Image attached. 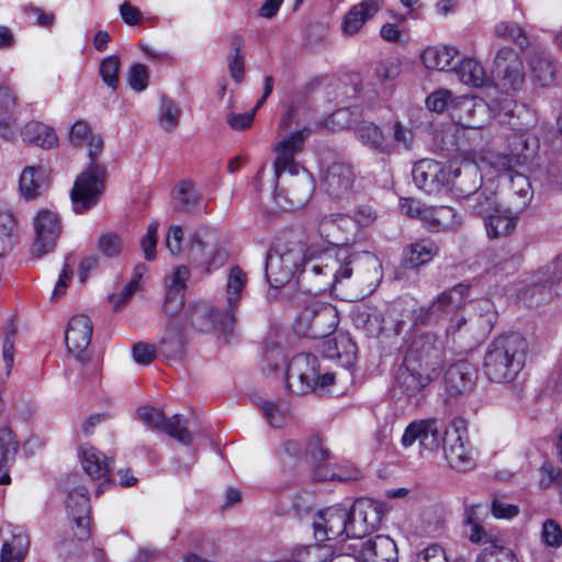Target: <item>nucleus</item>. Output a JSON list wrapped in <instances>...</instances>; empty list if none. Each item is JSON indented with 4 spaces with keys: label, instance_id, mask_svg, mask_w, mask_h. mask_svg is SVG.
Here are the masks:
<instances>
[{
    "label": "nucleus",
    "instance_id": "nucleus-3",
    "mask_svg": "<svg viewBox=\"0 0 562 562\" xmlns=\"http://www.w3.org/2000/svg\"><path fill=\"white\" fill-rule=\"evenodd\" d=\"M87 145L89 162L77 177L70 192L72 207L77 214H82L97 205L108 177L106 167L98 161L104 146L103 138L100 135H91Z\"/></svg>",
    "mask_w": 562,
    "mask_h": 562
},
{
    "label": "nucleus",
    "instance_id": "nucleus-48",
    "mask_svg": "<svg viewBox=\"0 0 562 562\" xmlns=\"http://www.w3.org/2000/svg\"><path fill=\"white\" fill-rule=\"evenodd\" d=\"M43 171L42 168L36 167H26L23 169L20 176L19 187L25 199H34L42 193L44 187L42 179Z\"/></svg>",
    "mask_w": 562,
    "mask_h": 562
},
{
    "label": "nucleus",
    "instance_id": "nucleus-36",
    "mask_svg": "<svg viewBox=\"0 0 562 562\" xmlns=\"http://www.w3.org/2000/svg\"><path fill=\"white\" fill-rule=\"evenodd\" d=\"M458 52L450 46H430L424 49L422 59L429 69L453 70Z\"/></svg>",
    "mask_w": 562,
    "mask_h": 562
},
{
    "label": "nucleus",
    "instance_id": "nucleus-62",
    "mask_svg": "<svg viewBox=\"0 0 562 562\" xmlns=\"http://www.w3.org/2000/svg\"><path fill=\"white\" fill-rule=\"evenodd\" d=\"M157 234L158 223L153 222L149 224L146 235L140 240V246L147 260H154L156 258Z\"/></svg>",
    "mask_w": 562,
    "mask_h": 562
},
{
    "label": "nucleus",
    "instance_id": "nucleus-8",
    "mask_svg": "<svg viewBox=\"0 0 562 562\" xmlns=\"http://www.w3.org/2000/svg\"><path fill=\"white\" fill-rule=\"evenodd\" d=\"M305 249L301 244H294L284 249H271L266 259V278L273 288H283L295 272L304 268Z\"/></svg>",
    "mask_w": 562,
    "mask_h": 562
},
{
    "label": "nucleus",
    "instance_id": "nucleus-50",
    "mask_svg": "<svg viewBox=\"0 0 562 562\" xmlns=\"http://www.w3.org/2000/svg\"><path fill=\"white\" fill-rule=\"evenodd\" d=\"M331 555V547L321 543L299 547L292 552V559L295 562H328Z\"/></svg>",
    "mask_w": 562,
    "mask_h": 562
},
{
    "label": "nucleus",
    "instance_id": "nucleus-5",
    "mask_svg": "<svg viewBox=\"0 0 562 562\" xmlns=\"http://www.w3.org/2000/svg\"><path fill=\"white\" fill-rule=\"evenodd\" d=\"M481 505H467L464 508V525L467 535L472 543L482 546L475 562H518L514 551L505 540L492 530L484 529L477 515Z\"/></svg>",
    "mask_w": 562,
    "mask_h": 562
},
{
    "label": "nucleus",
    "instance_id": "nucleus-25",
    "mask_svg": "<svg viewBox=\"0 0 562 562\" xmlns=\"http://www.w3.org/2000/svg\"><path fill=\"white\" fill-rule=\"evenodd\" d=\"M431 379L432 374L419 369L416 364H409L405 359L395 375L396 387L407 397L419 394Z\"/></svg>",
    "mask_w": 562,
    "mask_h": 562
},
{
    "label": "nucleus",
    "instance_id": "nucleus-35",
    "mask_svg": "<svg viewBox=\"0 0 562 562\" xmlns=\"http://www.w3.org/2000/svg\"><path fill=\"white\" fill-rule=\"evenodd\" d=\"M438 246L431 239H420L407 246L403 251L402 266L414 269L429 262L437 254Z\"/></svg>",
    "mask_w": 562,
    "mask_h": 562
},
{
    "label": "nucleus",
    "instance_id": "nucleus-55",
    "mask_svg": "<svg viewBox=\"0 0 562 562\" xmlns=\"http://www.w3.org/2000/svg\"><path fill=\"white\" fill-rule=\"evenodd\" d=\"M120 67L121 60L116 55L105 57L100 64L99 74L102 78V81L113 91H115L119 87Z\"/></svg>",
    "mask_w": 562,
    "mask_h": 562
},
{
    "label": "nucleus",
    "instance_id": "nucleus-53",
    "mask_svg": "<svg viewBox=\"0 0 562 562\" xmlns=\"http://www.w3.org/2000/svg\"><path fill=\"white\" fill-rule=\"evenodd\" d=\"M533 286H551L562 280V256H558L553 261L542 267L536 277Z\"/></svg>",
    "mask_w": 562,
    "mask_h": 562
},
{
    "label": "nucleus",
    "instance_id": "nucleus-56",
    "mask_svg": "<svg viewBox=\"0 0 562 562\" xmlns=\"http://www.w3.org/2000/svg\"><path fill=\"white\" fill-rule=\"evenodd\" d=\"M15 220L12 214L0 212V256L10 251L14 245Z\"/></svg>",
    "mask_w": 562,
    "mask_h": 562
},
{
    "label": "nucleus",
    "instance_id": "nucleus-59",
    "mask_svg": "<svg viewBox=\"0 0 562 562\" xmlns=\"http://www.w3.org/2000/svg\"><path fill=\"white\" fill-rule=\"evenodd\" d=\"M128 85L136 92L144 91L149 81V69L144 64H134L128 70Z\"/></svg>",
    "mask_w": 562,
    "mask_h": 562
},
{
    "label": "nucleus",
    "instance_id": "nucleus-29",
    "mask_svg": "<svg viewBox=\"0 0 562 562\" xmlns=\"http://www.w3.org/2000/svg\"><path fill=\"white\" fill-rule=\"evenodd\" d=\"M357 139L371 150L391 155L395 151V145L391 142L380 126L370 121H361L355 127Z\"/></svg>",
    "mask_w": 562,
    "mask_h": 562
},
{
    "label": "nucleus",
    "instance_id": "nucleus-2",
    "mask_svg": "<svg viewBox=\"0 0 562 562\" xmlns=\"http://www.w3.org/2000/svg\"><path fill=\"white\" fill-rule=\"evenodd\" d=\"M528 344L518 334L502 335L487 347L483 369L485 375L496 383L514 381L525 366Z\"/></svg>",
    "mask_w": 562,
    "mask_h": 562
},
{
    "label": "nucleus",
    "instance_id": "nucleus-1",
    "mask_svg": "<svg viewBox=\"0 0 562 562\" xmlns=\"http://www.w3.org/2000/svg\"><path fill=\"white\" fill-rule=\"evenodd\" d=\"M356 272L364 281H378L382 277L379 258L369 252L351 254L348 247L329 249L318 256L306 259L301 274L315 282L316 291H326Z\"/></svg>",
    "mask_w": 562,
    "mask_h": 562
},
{
    "label": "nucleus",
    "instance_id": "nucleus-63",
    "mask_svg": "<svg viewBox=\"0 0 562 562\" xmlns=\"http://www.w3.org/2000/svg\"><path fill=\"white\" fill-rule=\"evenodd\" d=\"M452 101V95L449 90L440 89L432 92L426 99V105L430 111L441 113L448 108L449 102Z\"/></svg>",
    "mask_w": 562,
    "mask_h": 562
},
{
    "label": "nucleus",
    "instance_id": "nucleus-37",
    "mask_svg": "<svg viewBox=\"0 0 562 562\" xmlns=\"http://www.w3.org/2000/svg\"><path fill=\"white\" fill-rule=\"evenodd\" d=\"M352 322L368 336H379L383 330L384 317L375 306H360L352 311Z\"/></svg>",
    "mask_w": 562,
    "mask_h": 562
},
{
    "label": "nucleus",
    "instance_id": "nucleus-58",
    "mask_svg": "<svg viewBox=\"0 0 562 562\" xmlns=\"http://www.w3.org/2000/svg\"><path fill=\"white\" fill-rule=\"evenodd\" d=\"M98 249L105 257H117L123 249V239L117 233L106 232L99 237Z\"/></svg>",
    "mask_w": 562,
    "mask_h": 562
},
{
    "label": "nucleus",
    "instance_id": "nucleus-41",
    "mask_svg": "<svg viewBox=\"0 0 562 562\" xmlns=\"http://www.w3.org/2000/svg\"><path fill=\"white\" fill-rule=\"evenodd\" d=\"M467 207L485 220L499 211L496 193L488 188H480L467 199Z\"/></svg>",
    "mask_w": 562,
    "mask_h": 562
},
{
    "label": "nucleus",
    "instance_id": "nucleus-38",
    "mask_svg": "<svg viewBox=\"0 0 562 562\" xmlns=\"http://www.w3.org/2000/svg\"><path fill=\"white\" fill-rule=\"evenodd\" d=\"M19 450V441L16 440L12 429L9 426L0 428V485L10 482L8 474L9 463L13 461Z\"/></svg>",
    "mask_w": 562,
    "mask_h": 562
},
{
    "label": "nucleus",
    "instance_id": "nucleus-51",
    "mask_svg": "<svg viewBox=\"0 0 562 562\" xmlns=\"http://www.w3.org/2000/svg\"><path fill=\"white\" fill-rule=\"evenodd\" d=\"M199 196L191 181H181L173 195L175 210L181 213L192 212L198 205Z\"/></svg>",
    "mask_w": 562,
    "mask_h": 562
},
{
    "label": "nucleus",
    "instance_id": "nucleus-26",
    "mask_svg": "<svg viewBox=\"0 0 562 562\" xmlns=\"http://www.w3.org/2000/svg\"><path fill=\"white\" fill-rule=\"evenodd\" d=\"M510 147V154H495L490 159L491 166L498 171L505 172L506 178L508 175L514 173L516 167L526 166L530 160V155L527 153L529 150L528 139L525 135L515 137Z\"/></svg>",
    "mask_w": 562,
    "mask_h": 562
},
{
    "label": "nucleus",
    "instance_id": "nucleus-24",
    "mask_svg": "<svg viewBox=\"0 0 562 562\" xmlns=\"http://www.w3.org/2000/svg\"><path fill=\"white\" fill-rule=\"evenodd\" d=\"M224 310L213 308L207 303H195L186 311V322L199 331L228 330L233 326L222 325Z\"/></svg>",
    "mask_w": 562,
    "mask_h": 562
},
{
    "label": "nucleus",
    "instance_id": "nucleus-17",
    "mask_svg": "<svg viewBox=\"0 0 562 562\" xmlns=\"http://www.w3.org/2000/svg\"><path fill=\"white\" fill-rule=\"evenodd\" d=\"M349 514L341 506L328 507L314 517L313 528L318 541L333 540L342 535L347 536Z\"/></svg>",
    "mask_w": 562,
    "mask_h": 562
},
{
    "label": "nucleus",
    "instance_id": "nucleus-13",
    "mask_svg": "<svg viewBox=\"0 0 562 562\" xmlns=\"http://www.w3.org/2000/svg\"><path fill=\"white\" fill-rule=\"evenodd\" d=\"M494 71L499 80V86L506 93L519 91L525 83L522 60L518 53L510 47L498 49L494 59Z\"/></svg>",
    "mask_w": 562,
    "mask_h": 562
},
{
    "label": "nucleus",
    "instance_id": "nucleus-40",
    "mask_svg": "<svg viewBox=\"0 0 562 562\" xmlns=\"http://www.w3.org/2000/svg\"><path fill=\"white\" fill-rule=\"evenodd\" d=\"M81 464L87 474L93 479H104L112 469V461L93 447L81 450Z\"/></svg>",
    "mask_w": 562,
    "mask_h": 562
},
{
    "label": "nucleus",
    "instance_id": "nucleus-33",
    "mask_svg": "<svg viewBox=\"0 0 562 562\" xmlns=\"http://www.w3.org/2000/svg\"><path fill=\"white\" fill-rule=\"evenodd\" d=\"M351 222V217L345 214L325 215L318 222V235L331 245L347 244L349 238L345 233L350 228Z\"/></svg>",
    "mask_w": 562,
    "mask_h": 562
},
{
    "label": "nucleus",
    "instance_id": "nucleus-49",
    "mask_svg": "<svg viewBox=\"0 0 562 562\" xmlns=\"http://www.w3.org/2000/svg\"><path fill=\"white\" fill-rule=\"evenodd\" d=\"M181 109L178 103L173 99L162 95L158 113L160 127L166 132H171L179 125Z\"/></svg>",
    "mask_w": 562,
    "mask_h": 562
},
{
    "label": "nucleus",
    "instance_id": "nucleus-28",
    "mask_svg": "<svg viewBox=\"0 0 562 562\" xmlns=\"http://www.w3.org/2000/svg\"><path fill=\"white\" fill-rule=\"evenodd\" d=\"M476 379V368L467 360L451 364L445 373V384L451 394L472 390Z\"/></svg>",
    "mask_w": 562,
    "mask_h": 562
},
{
    "label": "nucleus",
    "instance_id": "nucleus-11",
    "mask_svg": "<svg viewBox=\"0 0 562 562\" xmlns=\"http://www.w3.org/2000/svg\"><path fill=\"white\" fill-rule=\"evenodd\" d=\"M442 340L435 335L425 334L414 338L404 359L430 374H437L442 366Z\"/></svg>",
    "mask_w": 562,
    "mask_h": 562
},
{
    "label": "nucleus",
    "instance_id": "nucleus-15",
    "mask_svg": "<svg viewBox=\"0 0 562 562\" xmlns=\"http://www.w3.org/2000/svg\"><path fill=\"white\" fill-rule=\"evenodd\" d=\"M35 240L32 246V254L41 257L52 251L59 238L61 227L56 213L42 210L34 217Z\"/></svg>",
    "mask_w": 562,
    "mask_h": 562
},
{
    "label": "nucleus",
    "instance_id": "nucleus-18",
    "mask_svg": "<svg viewBox=\"0 0 562 562\" xmlns=\"http://www.w3.org/2000/svg\"><path fill=\"white\" fill-rule=\"evenodd\" d=\"M92 330V322L86 315H75L68 323L65 334L67 349L82 363L90 359L87 348L91 341Z\"/></svg>",
    "mask_w": 562,
    "mask_h": 562
},
{
    "label": "nucleus",
    "instance_id": "nucleus-52",
    "mask_svg": "<svg viewBox=\"0 0 562 562\" xmlns=\"http://www.w3.org/2000/svg\"><path fill=\"white\" fill-rule=\"evenodd\" d=\"M494 32L497 37L510 40L521 49L529 46V38L525 30L515 22H499Z\"/></svg>",
    "mask_w": 562,
    "mask_h": 562
},
{
    "label": "nucleus",
    "instance_id": "nucleus-21",
    "mask_svg": "<svg viewBox=\"0 0 562 562\" xmlns=\"http://www.w3.org/2000/svg\"><path fill=\"white\" fill-rule=\"evenodd\" d=\"M415 441L419 442L423 449L434 451L440 446V427L436 418L412 422L402 436V445L411 447Z\"/></svg>",
    "mask_w": 562,
    "mask_h": 562
},
{
    "label": "nucleus",
    "instance_id": "nucleus-43",
    "mask_svg": "<svg viewBox=\"0 0 562 562\" xmlns=\"http://www.w3.org/2000/svg\"><path fill=\"white\" fill-rule=\"evenodd\" d=\"M229 46L232 53L227 57L228 70L232 78L240 83L245 72V54L243 52L245 38L238 33H233L229 36Z\"/></svg>",
    "mask_w": 562,
    "mask_h": 562
},
{
    "label": "nucleus",
    "instance_id": "nucleus-44",
    "mask_svg": "<svg viewBox=\"0 0 562 562\" xmlns=\"http://www.w3.org/2000/svg\"><path fill=\"white\" fill-rule=\"evenodd\" d=\"M186 350V341L183 334L176 328H168L158 346V351L168 360V361H178L180 360Z\"/></svg>",
    "mask_w": 562,
    "mask_h": 562
},
{
    "label": "nucleus",
    "instance_id": "nucleus-47",
    "mask_svg": "<svg viewBox=\"0 0 562 562\" xmlns=\"http://www.w3.org/2000/svg\"><path fill=\"white\" fill-rule=\"evenodd\" d=\"M321 350L322 353L328 359H342L344 357H349L355 353L356 345L351 341V339L342 334L327 338H323Z\"/></svg>",
    "mask_w": 562,
    "mask_h": 562
},
{
    "label": "nucleus",
    "instance_id": "nucleus-6",
    "mask_svg": "<svg viewBox=\"0 0 562 562\" xmlns=\"http://www.w3.org/2000/svg\"><path fill=\"white\" fill-rule=\"evenodd\" d=\"M286 389L296 395L324 391L335 381V374H321L319 361L316 356L301 353L293 357L286 370Z\"/></svg>",
    "mask_w": 562,
    "mask_h": 562
},
{
    "label": "nucleus",
    "instance_id": "nucleus-30",
    "mask_svg": "<svg viewBox=\"0 0 562 562\" xmlns=\"http://www.w3.org/2000/svg\"><path fill=\"white\" fill-rule=\"evenodd\" d=\"M382 4L383 0H362L351 7L342 20V33L347 36L356 35L366 22L379 12Z\"/></svg>",
    "mask_w": 562,
    "mask_h": 562
},
{
    "label": "nucleus",
    "instance_id": "nucleus-31",
    "mask_svg": "<svg viewBox=\"0 0 562 562\" xmlns=\"http://www.w3.org/2000/svg\"><path fill=\"white\" fill-rule=\"evenodd\" d=\"M310 133L311 130L303 128L302 131L291 133L290 135H284L277 143L274 147V151L277 153L274 169L299 166L294 161V156L303 149L305 138Z\"/></svg>",
    "mask_w": 562,
    "mask_h": 562
},
{
    "label": "nucleus",
    "instance_id": "nucleus-42",
    "mask_svg": "<svg viewBox=\"0 0 562 562\" xmlns=\"http://www.w3.org/2000/svg\"><path fill=\"white\" fill-rule=\"evenodd\" d=\"M518 217L508 211H502L484 221L487 237L491 239L503 238L512 235L516 229Z\"/></svg>",
    "mask_w": 562,
    "mask_h": 562
},
{
    "label": "nucleus",
    "instance_id": "nucleus-46",
    "mask_svg": "<svg viewBox=\"0 0 562 562\" xmlns=\"http://www.w3.org/2000/svg\"><path fill=\"white\" fill-rule=\"evenodd\" d=\"M453 70L465 85L480 87L483 86L487 79L483 66L473 58H464L461 61H457Z\"/></svg>",
    "mask_w": 562,
    "mask_h": 562
},
{
    "label": "nucleus",
    "instance_id": "nucleus-10",
    "mask_svg": "<svg viewBox=\"0 0 562 562\" xmlns=\"http://www.w3.org/2000/svg\"><path fill=\"white\" fill-rule=\"evenodd\" d=\"M445 457L450 467L457 471L465 472L475 465L473 450L470 446L463 420H453L442 437Z\"/></svg>",
    "mask_w": 562,
    "mask_h": 562
},
{
    "label": "nucleus",
    "instance_id": "nucleus-32",
    "mask_svg": "<svg viewBox=\"0 0 562 562\" xmlns=\"http://www.w3.org/2000/svg\"><path fill=\"white\" fill-rule=\"evenodd\" d=\"M16 105L18 98L11 87L4 82L0 83V135L7 140H12L16 135Z\"/></svg>",
    "mask_w": 562,
    "mask_h": 562
},
{
    "label": "nucleus",
    "instance_id": "nucleus-64",
    "mask_svg": "<svg viewBox=\"0 0 562 562\" xmlns=\"http://www.w3.org/2000/svg\"><path fill=\"white\" fill-rule=\"evenodd\" d=\"M415 562H448L443 549L437 544H430L415 559Z\"/></svg>",
    "mask_w": 562,
    "mask_h": 562
},
{
    "label": "nucleus",
    "instance_id": "nucleus-19",
    "mask_svg": "<svg viewBox=\"0 0 562 562\" xmlns=\"http://www.w3.org/2000/svg\"><path fill=\"white\" fill-rule=\"evenodd\" d=\"M65 504L69 517L76 525L75 536L80 541L87 540L90 537L88 488L82 485L74 487L68 492Z\"/></svg>",
    "mask_w": 562,
    "mask_h": 562
},
{
    "label": "nucleus",
    "instance_id": "nucleus-22",
    "mask_svg": "<svg viewBox=\"0 0 562 562\" xmlns=\"http://www.w3.org/2000/svg\"><path fill=\"white\" fill-rule=\"evenodd\" d=\"M360 562H397V547L392 538L376 535L356 546Z\"/></svg>",
    "mask_w": 562,
    "mask_h": 562
},
{
    "label": "nucleus",
    "instance_id": "nucleus-45",
    "mask_svg": "<svg viewBox=\"0 0 562 562\" xmlns=\"http://www.w3.org/2000/svg\"><path fill=\"white\" fill-rule=\"evenodd\" d=\"M531 80L540 87H549L555 80L557 65L549 58L535 55L529 61Z\"/></svg>",
    "mask_w": 562,
    "mask_h": 562
},
{
    "label": "nucleus",
    "instance_id": "nucleus-12",
    "mask_svg": "<svg viewBox=\"0 0 562 562\" xmlns=\"http://www.w3.org/2000/svg\"><path fill=\"white\" fill-rule=\"evenodd\" d=\"M142 422L153 429L162 431L184 446H190L193 435L188 429V419L180 414L167 418L164 411L154 406H142L137 409Z\"/></svg>",
    "mask_w": 562,
    "mask_h": 562
},
{
    "label": "nucleus",
    "instance_id": "nucleus-20",
    "mask_svg": "<svg viewBox=\"0 0 562 562\" xmlns=\"http://www.w3.org/2000/svg\"><path fill=\"white\" fill-rule=\"evenodd\" d=\"M355 181L352 167L344 161H335L326 169L322 184L333 199L339 200L351 195Z\"/></svg>",
    "mask_w": 562,
    "mask_h": 562
},
{
    "label": "nucleus",
    "instance_id": "nucleus-9",
    "mask_svg": "<svg viewBox=\"0 0 562 562\" xmlns=\"http://www.w3.org/2000/svg\"><path fill=\"white\" fill-rule=\"evenodd\" d=\"M470 285L459 283L440 293L428 306H422L413 311L414 324L428 325L437 323L451 312L465 304Z\"/></svg>",
    "mask_w": 562,
    "mask_h": 562
},
{
    "label": "nucleus",
    "instance_id": "nucleus-60",
    "mask_svg": "<svg viewBox=\"0 0 562 562\" xmlns=\"http://www.w3.org/2000/svg\"><path fill=\"white\" fill-rule=\"evenodd\" d=\"M541 539L547 546L560 547L562 544L561 526L553 519H547L542 525Z\"/></svg>",
    "mask_w": 562,
    "mask_h": 562
},
{
    "label": "nucleus",
    "instance_id": "nucleus-27",
    "mask_svg": "<svg viewBox=\"0 0 562 562\" xmlns=\"http://www.w3.org/2000/svg\"><path fill=\"white\" fill-rule=\"evenodd\" d=\"M423 224L430 232H456L462 225V220L450 206H425Z\"/></svg>",
    "mask_w": 562,
    "mask_h": 562
},
{
    "label": "nucleus",
    "instance_id": "nucleus-57",
    "mask_svg": "<svg viewBox=\"0 0 562 562\" xmlns=\"http://www.w3.org/2000/svg\"><path fill=\"white\" fill-rule=\"evenodd\" d=\"M348 514L349 519L347 526V538L362 539L366 535L373 530L361 517L362 514L360 508L358 509L355 503L352 504L350 510H348Z\"/></svg>",
    "mask_w": 562,
    "mask_h": 562
},
{
    "label": "nucleus",
    "instance_id": "nucleus-39",
    "mask_svg": "<svg viewBox=\"0 0 562 562\" xmlns=\"http://www.w3.org/2000/svg\"><path fill=\"white\" fill-rule=\"evenodd\" d=\"M21 136L24 142L34 144L42 148H53L58 144V137L55 131L37 121H31L21 130Z\"/></svg>",
    "mask_w": 562,
    "mask_h": 562
},
{
    "label": "nucleus",
    "instance_id": "nucleus-14",
    "mask_svg": "<svg viewBox=\"0 0 562 562\" xmlns=\"http://www.w3.org/2000/svg\"><path fill=\"white\" fill-rule=\"evenodd\" d=\"M448 188L457 198L468 199L482 187V175L477 164L470 160L452 161L448 165Z\"/></svg>",
    "mask_w": 562,
    "mask_h": 562
},
{
    "label": "nucleus",
    "instance_id": "nucleus-4",
    "mask_svg": "<svg viewBox=\"0 0 562 562\" xmlns=\"http://www.w3.org/2000/svg\"><path fill=\"white\" fill-rule=\"evenodd\" d=\"M274 175L277 205L285 212L303 209L315 189L313 176L300 166L274 169Z\"/></svg>",
    "mask_w": 562,
    "mask_h": 562
},
{
    "label": "nucleus",
    "instance_id": "nucleus-23",
    "mask_svg": "<svg viewBox=\"0 0 562 562\" xmlns=\"http://www.w3.org/2000/svg\"><path fill=\"white\" fill-rule=\"evenodd\" d=\"M248 282L247 273L239 267L233 266L228 270L226 281V306L224 308V317L222 325L234 326L235 324V310L241 301L243 290Z\"/></svg>",
    "mask_w": 562,
    "mask_h": 562
},
{
    "label": "nucleus",
    "instance_id": "nucleus-7",
    "mask_svg": "<svg viewBox=\"0 0 562 562\" xmlns=\"http://www.w3.org/2000/svg\"><path fill=\"white\" fill-rule=\"evenodd\" d=\"M339 323L338 311L329 303H314L305 307L294 322L293 329L300 337L327 338Z\"/></svg>",
    "mask_w": 562,
    "mask_h": 562
},
{
    "label": "nucleus",
    "instance_id": "nucleus-34",
    "mask_svg": "<svg viewBox=\"0 0 562 562\" xmlns=\"http://www.w3.org/2000/svg\"><path fill=\"white\" fill-rule=\"evenodd\" d=\"M10 539H4L0 553V562H23L30 547V539L18 526L8 525Z\"/></svg>",
    "mask_w": 562,
    "mask_h": 562
},
{
    "label": "nucleus",
    "instance_id": "nucleus-54",
    "mask_svg": "<svg viewBox=\"0 0 562 562\" xmlns=\"http://www.w3.org/2000/svg\"><path fill=\"white\" fill-rule=\"evenodd\" d=\"M361 512V517L373 530L379 527L383 517L382 505L371 498H359L355 502Z\"/></svg>",
    "mask_w": 562,
    "mask_h": 562
},
{
    "label": "nucleus",
    "instance_id": "nucleus-16",
    "mask_svg": "<svg viewBox=\"0 0 562 562\" xmlns=\"http://www.w3.org/2000/svg\"><path fill=\"white\" fill-rule=\"evenodd\" d=\"M416 186L425 192L438 193L449 183L448 166L432 159L417 161L412 170Z\"/></svg>",
    "mask_w": 562,
    "mask_h": 562
},
{
    "label": "nucleus",
    "instance_id": "nucleus-61",
    "mask_svg": "<svg viewBox=\"0 0 562 562\" xmlns=\"http://www.w3.org/2000/svg\"><path fill=\"white\" fill-rule=\"evenodd\" d=\"M314 469L312 471V477L315 481H347L353 479L352 476H344L336 472V470L325 462H314Z\"/></svg>",
    "mask_w": 562,
    "mask_h": 562
}]
</instances>
